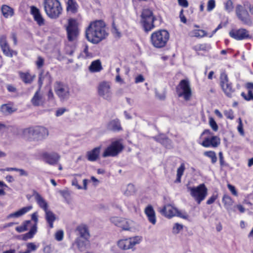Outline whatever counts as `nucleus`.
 Returning <instances> with one entry per match:
<instances>
[{
  "instance_id": "1",
  "label": "nucleus",
  "mask_w": 253,
  "mask_h": 253,
  "mask_svg": "<svg viewBox=\"0 0 253 253\" xmlns=\"http://www.w3.org/2000/svg\"><path fill=\"white\" fill-rule=\"evenodd\" d=\"M108 36L107 28L105 23L102 20L90 22L85 30L86 39L94 44L98 43Z\"/></svg>"
},
{
  "instance_id": "2",
  "label": "nucleus",
  "mask_w": 253,
  "mask_h": 253,
  "mask_svg": "<svg viewBox=\"0 0 253 253\" xmlns=\"http://www.w3.org/2000/svg\"><path fill=\"white\" fill-rule=\"evenodd\" d=\"M43 4L46 15L51 19L58 18L62 13L63 9L58 0H44Z\"/></svg>"
},
{
  "instance_id": "3",
  "label": "nucleus",
  "mask_w": 253,
  "mask_h": 253,
  "mask_svg": "<svg viewBox=\"0 0 253 253\" xmlns=\"http://www.w3.org/2000/svg\"><path fill=\"white\" fill-rule=\"evenodd\" d=\"M140 17V23L145 32H150L156 27L154 21L156 20V18L151 10L143 9Z\"/></svg>"
},
{
  "instance_id": "4",
  "label": "nucleus",
  "mask_w": 253,
  "mask_h": 253,
  "mask_svg": "<svg viewBox=\"0 0 253 253\" xmlns=\"http://www.w3.org/2000/svg\"><path fill=\"white\" fill-rule=\"evenodd\" d=\"M169 38L168 32L165 30H161L153 33L151 36V42L157 48L164 47Z\"/></svg>"
},
{
  "instance_id": "5",
  "label": "nucleus",
  "mask_w": 253,
  "mask_h": 253,
  "mask_svg": "<svg viewBox=\"0 0 253 253\" xmlns=\"http://www.w3.org/2000/svg\"><path fill=\"white\" fill-rule=\"evenodd\" d=\"M65 29L68 40L71 42H75L80 35L79 24L77 20L73 18L69 19Z\"/></svg>"
},
{
  "instance_id": "6",
  "label": "nucleus",
  "mask_w": 253,
  "mask_h": 253,
  "mask_svg": "<svg viewBox=\"0 0 253 253\" xmlns=\"http://www.w3.org/2000/svg\"><path fill=\"white\" fill-rule=\"evenodd\" d=\"M187 190L198 204H200L208 195V189L204 184L197 187L187 186Z\"/></svg>"
},
{
  "instance_id": "7",
  "label": "nucleus",
  "mask_w": 253,
  "mask_h": 253,
  "mask_svg": "<svg viewBox=\"0 0 253 253\" xmlns=\"http://www.w3.org/2000/svg\"><path fill=\"white\" fill-rule=\"evenodd\" d=\"M54 91L60 101H67L71 95L69 86L63 82L56 81L54 84Z\"/></svg>"
},
{
  "instance_id": "8",
  "label": "nucleus",
  "mask_w": 253,
  "mask_h": 253,
  "mask_svg": "<svg viewBox=\"0 0 253 253\" xmlns=\"http://www.w3.org/2000/svg\"><path fill=\"white\" fill-rule=\"evenodd\" d=\"M177 95L188 101L192 96V90L189 82L187 80H181L176 87Z\"/></svg>"
},
{
  "instance_id": "9",
  "label": "nucleus",
  "mask_w": 253,
  "mask_h": 253,
  "mask_svg": "<svg viewBox=\"0 0 253 253\" xmlns=\"http://www.w3.org/2000/svg\"><path fill=\"white\" fill-rule=\"evenodd\" d=\"M124 146L122 143L121 140H117L113 141L111 144L107 147L102 154L104 158L108 157H115L121 153L124 149Z\"/></svg>"
},
{
  "instance_id": "10",
  "label": "nucleus",
  "mask_w": 253,
  "mask_h": 253,
  "mask_svg": "<svg viewBox=\"0 0 253 253\" xmlns=\"http://www.w3.org/2000/svg\"><path fill=\"white\" fill-rule=\"evenodd\" d=\"M97 92L99 96L110 101L111 100L113 93L111 89V83L108 81L100 82L97 87Z\"/></svg>"
},
{
  "instance_id": "11",
  "label": "nucleus",
  "mask_w": 253,
  "mask_h": 253,
  "mask_svg": "<svg viewBox=\"0 0 253 253\" xmlns=\"http://www.w3.org/2000/svg\"><path fill=\"white\" fill-rule=\"evenodd\" d=\"M142 241L141 236H136L119 240L118 242V246L119 248L124 250L132 249L135 246L139 244Z\"/></svg>"
},
{
  "instance_id": "12",
  "label": "nucleus",
  "mask_w": 253,
  "mask_h": 253,
  "mask_svg": "<svg viewBox=\"0 0 253 253\" xmlns=\"http://www.w3.org/2000/svg\"><path fill=\"white\" fill-rule=\"evenodd\" d=\"M220 84L225 94L228 97H231L235 91L232 84L229 82L227 75L222 72L220 76Z\"/></svg>"
},
{
  "instance_id": "13",
  "label": "nucleus",
  "mask_w": 253,
  "mask_h": 253,
  "mask_svg": "<svg viewBox=\"0 0 253 253\" xmlns=\"http://www.w3.org/2000/svg\"><path fill=\"white\" fill-rule=\"evenodd\" d=\"M246 8L247 7H244V3L243 5H237L235 11L237 17L243 22L247 24L250 22V16Z\"/></svg>"
},
{
  "instance_id": "14",
  "label": "nucleus",
  "mask_w": 253,
  "mask_h": 253,
  "mask_svg": "<svg viewBox=\"0 0 253 253\" xmlns=\"http://www.w3.org/2000/svg\"><path fill=\"white\" fill-rule=\"evenodd\" d=\"M220 143V139L217 136H208L204 138L200 144L204 147H217Z\"/></svg>"
},
{
  "instance_id": "15",
  "label": "nucleus",
  "mask_w": 253,
  "mask_h": 253,
  "mask_svg": "<svg viewBox=\"0 0 253 253\" xmlns=\"http://www.w3.org/2000/svg\"><path fill=\"white\" fill-rule=\"evenodd\" d=\"M42 157L46 163L50 165L57 164L60 159V155L54 152H44L42 154Z\"/></svg>"
},
{
  "instance_id": "16",
  "label": "nucleus",
  "mask_w": 253,
  "mask_h": 253,
  "mask_svg": "<svg viewBox=\"0 0 253 253\" xmlns=\"http://www.w3.org/2000/svg\"><path fill=\"white\" fill-rule=\"evenodd\" d=\"M229 35L232 38L238 41L243 40L249 37L248 32L244 29L232 30L230 31Z\"/></svg>"
},
{
  "instance_id": "17",
  "label": "nucleus",
  "mask_w": 253,
  "mask_h": 253,
  "mask_svg": "<svg viewBox=\"0 0 253 253\" xmlns=\"http://www.w3.org/2000/svg\"><path fill=\"white\" fill-rule=\"evenodd\" d=\"M160 212L165 216L170 218L176 216L177 213V209L171 205H167L164 206L163 208L160 211Z\"/></svg>"
},
{
  "instance_id": "18",
  "label": "nucleus",
  "mask_w": 253,
  "mask_h": 253,
  "mask_svg": "<svg viewBox=\"0 0 253 253\" xmlns=\"http://www.w3.org/2000/svg\"><path fill=\"white\" fill-rule=\"evenodd\" d=\"M31 102L34 106H42L44 104V99L40 89H38L35 93Z\"/></svg>"
},
{
  "instance_id": "19",
  "label": "nucleus",
  "mask_w": 253,
  "mask_h": 253,
  "mask_svg": "<svg viewBox=\"0 0 253 253\" xmlns=\"http://www.w3.org/2000/svg\"><path fill=\"white\" fill-rule=\"evenodd\" d=\"M144 212L149 221L153 225L155 224L156 223V217L155 211L153 207L151 205L147 206L145 209Z\"/></svg>"
},
{
  "instance_id": "20",
  "label": "nucleus",
  "mask_w": 253,
  "mask_h": 253,
  "mask_svg": "<svg viewBox=\"0 0 253 253\" xmlns=\"http://www.w3.org/2000/svg\"><path fill=\"white\" fill-rule=\"evenodd\" d=\"M31 11L33 15L34 20L37 22L39 26L43 25L44 24V20L42 16L40 10L37 7L33 6L31 7Z\"/></svg>"
},
{
  "instance_id": "21",
  "label": "nucleus",
  "mask_w": 253,
  "mask_h": 253,
  "mask_svg": "<svg viewBox=\"0 0 253 253\" xmlns=\"http://www.w3.org/2000/svg\"><path fill=\"white\" fill-rule=\"evenodd\" d=\"M35 199L39 206L44 211L48 210L47 202L38 192H35L34 194Z\"/></svg>"
},
{
  "instance_id": "22",
  "label": "nucleus",
  "mask_w": 253,
  "mask_h": 253,
  "mask_svg": "<svg viewBox=\"0 0 253 253\" xmlns=\"http://www.w3.org/2000/svg\"><path fill=\"white\" fill-rule=\"evenodd\" d=\"M108 130L114 132L119 131L122 129L120 122L118 119L110 121L107 125Z\"/></svg>"
},
{
  "instance_id": "23",
  "label": "nucleus",
  "mask_w": 253,
  "mask_h": 253,
  "mask_svg": "<svg viewBox=\"0 0 253 253\" xmlns=\"http://www.w3.org/2000/svg\"><path fill=\"white\" fill-rule=\"evenodd\" d=\"M101 150V146L94 148L92 150L87 152L86 156L87 160L91 162H94L97 160Z\"/></svg>"
},
{
  "instance_id": "24",
  "label": "nucleus",
  "mask_w": 253,
  "mask_h": 253,
  "mask_svg": "<svg viewBox=\"0 0 253 253\" xmlns=\"http://www.w3.org/2000/svg\"><path fill=\"white\" fill-rule=\"evenodd\" d=\"M76 230L79 232L81 238L85 240H87L89 239L90 235L87 227L85 225L82 224L78 226L77 227Z\"/></svg>"
},
{
  "instance_id": "25",
  "label": "nucleus",
  "mask_w": 253,
  "mask_h": 253,
  "mask_svg": "<svg viewBox=\"0 0 253 253\" xmlns=\"http://www.w3.org/2000/svg\"><path fill=\"white\" fill-rule=\"evenodd\" d=\"M79 6L76 0H68L67 2L66 9L71 14H76L78 12Z\"/></svg>"
},
{
  "instance_id": "26",
  "label": "nucleus",
  "mask_w": 253,
  "mask_h": 253,
  "mask_svg": "<svg viewBox=\"0 0 253 253\" xmlns=\"http://www.w3.org/2000/svg\"><path fill=\"white\" fill-rule=\"evenodd\" d=\"M32 206H29L27 207H23L20 209L19 210L9 214L7 216V218H17L19 217L25 213H27L28 211H29L32 209Z\"/></svg>"
},
{
  "instance_id": "27",
  "label": "nucleus",
  "mask_w": 253,
  "mask_h": 253,
  "mask_svg": "<svg viewBox=\"0 0 253 253\" xmlns=\"http://www.w3.org/2000/svg\"><path fill=\"white\" fill-rule=\"evenodd\" d=\"M37 138L38 140H42L45 139L49 135L48 129L43 126H37Z\"/></svg>"
},
{
  "instance_id": "28",
  "label": "nucleus",
  "mask_w": 253,
  "mask_h": 253,
  "mask_svg": "<svg viewBox=\"0 0 253 253\" xmlns=\"http://www.w3.org/2000/svg\"><path fill=\"white\" fill-rule=\"evenodd\" d=\"M45 212V218L48 223L50 228L53 227V222L56 220L55 214L50 210H46Z\"/></svg>"
},
{
  "instance_id": "29",
  "label": "nucleus",
  "mask_w": 253,
  "mask_h": 253,
  "mask_svg": "<svg viewBox=\"0 0 253 253\" xmlns=\"http://www.w3.org/2000/svg\"><path fill=\"white\" fill-rule=\"evenodd\" d=\"M1 11L3 16L5 18L12 17L14 14V9L7 5H2L1 7Z\"/></svg>"
},
{
  "instance_id": "30",
  "label": "nucleus",
  "mask_w": 253,
  "mask_h": 253,
  "mask_svg": "<svg viewBox=\"0 0 253 253\" xmlns=\"http://www.w3.org/2000/svg\"><path fill=\"white\" fill-rule=\"evenodd\" d=\"M19 75L21 80L25 84H31L35 78V75H32L29 72H20Z\"/></svg>"
},
{
  "instance_id": "31",
  "label": "nucleus",
  "mask_w": 253,
  "mask_h": 253,
  "mask_svg": "<svg viewBox=\"0 0 253 253\" xmlns=\"http://www.w3.org/2000/svg\"><path fill=\"white\" fill-rule=\"evenodd\" d=\"M24 135L29 138H37V126L30 127L25 129L23 131Z\"/></svg>"
},
{
  "instance_id": "32",
  "label": "nucleus",
  "mask_w": 253,
  "mask_h": 253,
  "mask_svg": "<svg viewBox=\"0 0 253 253\" xmlns=\"http://www.w3.org/2000/svg\"><path fill=\"white\" fill-rule=\"evenodd\" d=\"M102 69L101 62L99 60H96L91 62L89 67V69L91 72H97L100 71Z\"/></svg>"
},
{
  "instance_id": "33",
  "label": "nucleus",
  "mask_w": 253,
  "mask_h": 253,
  "mask_svg": "<svg viewBox=\"0 0 253 253\" xmlns=\"http://www.w3.org/2000/svg\"><path fill=\"white\" fill-rule=\"evenodd\" d=\"M0 111L3 114L7 115L16 111V109H14L10 104H5L1 106Z\"/></svg>"
},
{
  "instance_id": "34",
  "label": "nucleus",
  "mask_w": 253,
  "mask_h": 253,
  "mask_svg": "<svg viewBox=\"0 0 253 253\" xmlns=\"http://www.w3.org/2000/svg\"><path fill=\"white\" fill-rule=\"evenodd\" d=\"M3 53L7 57H12L13 55H17V52L10 49L8 44L1 47Z\"/></svg>"
},
{
  "instance_id": "35",
  "label": "nucleus",
  "mask_w": 253,
  "mask_h": 253,
  "mask_svg": "<svg viewBox=\"0 0 253 253\" xmlns=\"http://www.w3.org/2000/svg\"><path fill=\"white\" fill-rule=\"evenodd\" d=\"M222 202L224 204L225 208L227 211H229L231 206L233 204V201L232 198L226 195L223 196L222 198Z\"/></svg>"
},
{
  "instance_id": "36",
  "label": "nucleus",
  "mask_w": 253,
  "mask_h": 253,
  "mask_svg": "<svg viewBox=\"0 0 253 253\" xmlns=\"http://www.w3.org/2000/svg\"><path fill=\"white\" fill-rule=\"evenodd\" d=\"M121 224V225H120V227L124 230H129L132 228L133 223L131 220L123 219Z\"/></svg>"
},
{
  "instance_id": "37",
  "label": "nucleus",
  "mask_w": 253,
  "mask_h": 253,
  "mask_svg": "<svg viewBox=\"0 0 253 253\" xmlns=\"http://www.w3.org/2000/svg\"><path fill=\"white\" fill-rule=\"evenodd\" d=\"M185 169V167L184 164L183 163L181 164L177 169L176 179L175 182L180 183L181 182V178L183 174Z\"/></svg>"
},
{
  "instance_id": "38",
  "label": "nucleus",
  "mask_w": 253,
  "mask_h": 253,
  "mask_svg": "<svg viewBox=\"0 0 253 253\" xmlns=\"http://www.w3.org/2000/svg\"><path fill=\"white\" fill-rule=\"evenodd\" d=\"M86 241L83 240L81 237H78L76 239L75 244L81 251H83L85 249Z\"/></svg>"
},
{
  "instance_id": "39",
  "label": "nucleus",
  "mask_w": 253,
  "mask_h": 253,
  "mask_svg": "<svg viewBox=\"0 0 253 253\" xmlns=\"http://www.w3.org/2000/svg\"><path fill=\"white\" fill-rule=\"evenodd\" d=\"M189 35L192 37L202 38L206 36V33L203 30H194L190 32Z\"/></svg>"
},
{
  "instance_id": "40",
  "label": "nucleus",
  "mask_w": 253,
  "mask_h": 253,
  "mask_svg": "<svg viewBox=\"0 0 253 253\" xmlns=\"http://www.w3.org/2000/svg\"><path fill=\"white\" fill-rule=\"evenodd\" d=\"M91 57V54L88 52V46L87 45H85L84 50L81 52L78 58L86 59Z\"/></svg>"
},
{
  "instance_id": "41",
  "label": "nucleus",
  "mask_w": 253,
  "mask_h": 253,
  "mask_svg": "<svg viewBox=\"0 0 253 253\" xmlns=\"http://www.w3.org/2000/svg\"><path fill=\"white\" fill-rule=\"evenodd\" d=\"M135 192L134 186L132 184H128L124 191V194L126 196L133 195Z\"/></svg>"
},
{
  "instance_id": "42",
  "label": "nucleus",
  "mask_w": 253,
  "mask_h": 253,
  "mask_svg": "<svg viewBox=\"0 0 253 253\" xmlns=\"http://www.w3.org/2000/svg\"><path fill=\"white\" fill-rule=\"evenodd\" d=\"M204 156L208 157L211 159V163L214 164L217 161V157L216 154L214 151H206L204 153Z\"/></svg>"
},
{
  "instance_id": "43",
  "label": "nucleus",
  "mask_w": 253,
  "mask_h": 253,
  "mask_svg": "<svg viewBox=\"0 0 253 253\" xmlns=\"http://www.w3.org/2000/svg\"><path fill=\"white\" fill-rule=\"evenodd\" d=\"M183 225L182 224L178 223H175L173 226L172 232L174 234H177L183 229Z\"/></svg>"
},
{
  "instance_id": "44",
  "label": "nucleus",
  "mask_w": 253,
  "mask_h": 253,
  "mask_svg": "<svg viewBox=\"0 0 253 253\" xmlns=\"http://www.w3.org/2000/svg\"><path fill=\"white\" fill-rule=\"evenodd\" d=\"M211 48L210 45L208 44L203 43L199 44L196 45L194 48L196 50H207Z\"/></svg>"
},
{
  "instance_id": "45",
  "label": "nucleus",
  "mask_w": 253,
  "mask_h": 253,
  "mask_svg": "<svg viewBox=\"0 0 253 253\" xmlns=\"http://www.w3.org/2000/svg\"><path fill=\"white\" fill-rule=\"evenodd\" d=\"M225 9L228 12H231L233 9V3L231 0H228L224 2Z\"/></svg>"
},
{
  "instance_id": "46",
  "label": "nucleus",
  "mask_w": 253,
  "mask_h": 253,
  "mask_svg": "<svg viewBox=\"0 0 253 253\" xmlns=\"http://www.w3.org/2000/svg\"><path fill=\"white\" fill-rule=\"evenodd\" d=\"M241 96L247 101L253 100V91L249 90L248 91V95H247L245 92L241 93Z\"/></svg>"
},
{
  "instance_id": "47",
  "label": "nucleus",
  "mask_w": 253,
  "mask_h": 253,
  "mask_svg": "<svg viewBox=\"0 0 253 253\" xmlns=\"http://www.w3.org/2000/svg\"><path fill=\"white\" fill-rule=\"evenodd\" d=\"M209 125L214 131H216L218 130V126L214 120L211 117L209 119Z\"/></svg>"
},
{
  "instance_id": "48",
  "label": "nucleus",
  "mask_w": 253,
  "mask_h": 253,
  "mask_svg": "<svg viewBox=\"0 0 253 253\" xmlns=\"http://www.w3.org/2000/svg\"><path fill=\"white\" fill-rule=\"evenodd\" d=\"M123 219L124 218H122L121 217H113L111 218V221L115 225L119 227L120 225H121V223L122 222Z\"/></svg>"
},
{
  "instance_id": "49",
  "label": "nucleus",
  "mask_w": 253,
  "mask_h": 253,
  "mask_svg": "<svg viewBox=\"0 0 253 253\" xmlns=\"http://www.w3.org/2000/svg\"><path fill=\"white\" fill-rule=\"evenodd\" d=\"M224 114L227 119L230 120H233L234 118V113L231 109L224 111Z\"/></svg>"
},
{
  "instance_id": "50",
  "label": "nucleus",
  "mask_w": 253,
  "mask_h": 253,
  "mask_svg": "<svg viewBox=\"0 0 253 253\" xmlns=\"http://www.w3.org/2000/svg\"><path fill=\"white\" fill-rule=\"evenodd\" d=\"M8 44L6 36L4 35H0V46L2 47Z\"/></svg>"
},
{
  "instance_id": "51",
  "label": "nucleus",
  "mask_w": 253,
  "mask_h": 253,
  "mask_svg": "<svg viewBox=\"0 0 253 253\" xmlns=\"http://www.w3.org/2000/svg\"><path fill=\"white\" fill-rule=\"evenodd\" d=\"M44 60L42 57L40 56H38L37 58V60L36 61V64L37 67L39 69L42 68L44 64Z\"/></svg>"
},
{
  "instance_id": "52",
  "label": "nucleus",
  "mask_w": 253,
  "mask_h": 253,
  "mask_svg": "<svg viewBox=\"0 0 253 253\" xmlns=\"http://www.w3.org/2000/svg\"><path fill=\"white\" fill-rule=\"evenodd\" d=\"M161 143L168 148H170L171 147V142L167 137L164 140L161 141Z\"/></svg>"
},
{
  "instance_id": "53",
  "label": "nucleus",
  "mask_w": 253,
  "mask_h": 253,
  "mask_svg": "<svg viewBox=\"0 0 253 253\" xmlns=\"http://www.w3.org/2000/svg\"><path fill=\"white\" fill-rule=\"evenodd\" d=\"M215 6V2L214 0H209L208 2L207 10L211 11Z\"/></svg>"
},
{
  "instance_id": "54",
  "label": "nucleus",
  "mask_w": 253,
  "mask_h": 253,
  "mask_svg": "<svg viewBox=\"0 0 253 253\" xmlns=\"http://www.w3.org/2000/svg\"><path fill=\"white\" fill-rule=\"evenodd\" d=\"M68 111V110L65 108H58L55 113V116L56 117H59L62 115L65 112Z\"/></svg>"
},
{
  "instance_id": "55",
  "label": "nucleus",
  "mask_w": 253,
  "mask_h": 253,
  "mask_svg": "<svg viewBox=\"0 0 253 253\" xmlns=\"http://www.w3.org/2000/svg\"><path fill=\"white\" fill-rule=\"evenodd\" d=\"M27 249L31 252L32 251H35L37 249V246L33 243H29L26 245Z\"/></svg>"
},
{
  "instance_id": "56",
  "label": "nucleus",
  "mask_w": 253,
  "mask_h": 253,
  "mask_svg": "<svg viewBox=\"0 0 253 253\" xmlns=\"http://www.w3.org/2000/svg\"><path fill=\"white\" fill-rule=\"evenodd\" d=\"M176 216L180 217L183 219H187L188 217V215L186 212L181 211H179L178 210H177V213H176Z\"/></svg>"
},
{
  "instance_id": "57",
  "label": "nucleus",
  "mask_w": 253,
  "mask_h": 253,
  "mask_svg": "<svg viewBox=\"0 0 253 253\" xmlns=\"http://www.w3.org/2000/svg\"><path fill=\"white\" fill-rule=\"evenodd\" d=\"M63 238V232L62 231H58L56 232L55 234V239L58 241H60L62 240Z\"/></svg>"
},
{
  "instance_id": "58",
  "label": "nucleus",
  "mask_w": 253,
  "mask_h": 253,
  "mask_svg": "<svg viewBox=\"0 0 253 253\" xmlns=\"http://www.w3.org/2000/svg\"><path fill=\"white\" fill-rule=\"evenodd\" d=\"M44 77L42 73H41L39 75V80H38V84H39V88L41 90L42 86L43 84V82L44 80Z\"/></svg>"
},
{
  "instance_id": "59",
  "label": "nucleus",
  "mask_w": 253,
  "mask_h": 253,
  "mask_svg": "<svg viewBox=\"0 0 253 253\" xmlns=\"http://www.w3.org/2000/svg\"><path fill=\"white\" fill-rule=\"evenodd\" d=\"M239 125H238V128H237L238 130L241 135H243L244 134V132L243 124H242V120H241V118L239 119Z\"/></svg>"
},
{
  "instance_id": "60",
  "label": "nucleus",
  "mask_w": 253,
  "mask_h": 253,
  "mask_svg": "<svg viewBox=\"0 0 253 253\" xmlns=\"http://www.w3.org/2000/svg\"><path fill=\"white\" fill-rule=\"evenodd\" d=\"M178 4L181 6L186 8L188 6V2L187 0H177Z\"/></svg>"
},
{
  "instance_id": "61",
  "label": "nucleus",
  "mask_w": 253,
  "mask_h": 253,
  "mask_svg": "<svg viewBox=\"0 0 253 253\" xmlns=\"http://www.w3.org/2000/svg\"><path fill=\"white\" fill-rule=\"evenodd\" d=\"M166 137V136L165 135L160 134L159 135H158V136H156L153 137V138L156 141H157L161 143V141H163V140H164Z\"/></svg>"
},
{
  "instance_id": "62",
  "label": "nucleus",
  "mask_w": 253,
  "mask_h": 253,
  "mask_svg": "<svg viewBox=\"0 0 253 253\" xmlns=\"http://www.w3.org/2000/svg\"><path fill=\"white\" fill-rule=\"evenodd\" d=\"M217 196L213 195L211 196L207 201V204L208 205H211L214 202L215 200L217 199Z\"/></svg>"
},
{
  "instance_id": "63",
  "label": "nucleus",
  "mask_w": 253,
  "mask_h": 253,
  "mask_svg": "<svg viewBox=\"0 0 253 253\" xmlns=\"http://www.w3.org/2000/svg\"><path fill=\"white\" fill-rule=\"evenodd\" d=\"M228 188L234 195H235V196L237 195V191L235 189V188L234 186H233L231 184H228Z\"/></svg>"
},
{
  "instance_id": "64",
  "label": "nucleus",
  "mask_w": 253,
  "mask_h": 253,
  "mask_svg": "<svg viewBox=\"0 0 253 253\" xmlns=\"http://www.w3.org/2000/svg\"><path fill=\"white\" fill-rule=\"evenodd\" d=\"M244 7L249 8L250 12L253 14V5H251L248 2H244Z\"/></svg>"
}]
</instances>
